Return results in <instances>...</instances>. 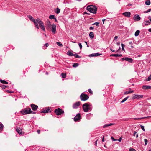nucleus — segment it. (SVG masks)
I'll list each match as a JSON object with an SVG mask.
<instances>
[{
	"mask_svg": "<svg viewBox=\"0 0 151 151\" xmlns=\"http://www.w3.org/2000/svg\"><path fill=\"white\" fill-rule=\"evenodd\" d=\"M80 98L81 101H85L89 98V96L86 94L82 93L80 95Z\"/></svg>",
	"mask_w": 151,
	"mask_h": 151,
	"instance_id": "7",
	"label": "nucleus"
},
{
	"mask_svg": "<svg viewBox=\"0 0 151 151\" xmlns=\"http://www.w3.org/2000/svg\"><path fill=\"white\" fill-rule=\"evenodd\" d=\"M142 88L144 90L150 89H151V86L147 85H144L142 86Z\"/></svg>",
	"mask_w": 151,
	"mask_h": 151,
	"instance_id": "17",
	"label": "nucleus"
},
{
	"mask_svg": "<svg viewBox=\"0 0 151 151\" xmlns=\"http://www.w3.org/2000/svg\"><path fill=\"white\" fill-rule=\"evenodd\" d=\"M144 142H145V145H146L147 144L148 142V140L146 139H144Z\"/></svg>",
	"mask_w": 151,
	"mask_h": 151,
	"instance_id": "40",
	"label": "nucleus"
},
{
	"mask_svg": "<svg viewBox=\"0 0 151 151\" xmlns=\"http://www.w3.org/2000/svg\"><path fill=\"white\" fill-rule=\"evenodd\" d=\"M151 11V9H148L147 11H145L144 12V13H148L149 12H150Z\"/></svg>",
	"mask_w": 151,
	"mask_h": 151,
	"instance_id": "44",
	"label": "nucleus"
},
{
	"mask_svg": "<svg viewBox=\"0 0 151 151\" xmlns=\"http://www.w3.org/2000/svg\"><path fill=\"white\" fill-rule=\"evenodd\" d=\"M37 22L38 24H39L40 26L41 29L45 31V29L43 22L39 18L37 19Z\"/></svg>",
	"mask_w": 151,
	"mask_h": 151,
	"instance_id": "5",
	"label": "nucleus"
},
{
	"mask_svg": "<svg viewBox=\"0 0 151 151\" xmlns=\"http://www.w3.org/2000/svg\"><path fill=\"white\" fill-rule=\"evenodd\" d=\"M86 9L90 12L96 14V13L97 8L96 6L91 5L88 6L87 7Z\"/></svg>",
	"mask_w": 151,
	"mask_h": 151,
	"instance_id": "1",
	"label": "nucleus"
},
{
	"mask_svg": "<svg viewBox=\"0 0 151 151\" xmlns=\"http://www.w3.org/2000/svg\"><path fill=\"white\" fill-rule=\"evenodd\" d=\"M47 26L48 28H50L52 26L49 21H48L47 22Z\"/></svg>",
	"mask_w": 151,
	"mask_h": 151,
	"instance_id": "22",
	"label": "nucleus"
},
{
	"mask_svg": "<svg viewBox=\"0 0 151 151\" xmlns=\"http://www.w3.org/2000/svg\"><path fill=\"white\" fill-rule=\"evenodd\" d=\"M88 91L90 93L92 94L93 93L92 91L90 89H88Z\"/></svg>",
	"mask_w": 151,
	"mask_h": 151,
	"instance_id": "46",
	"label": "nucleus"
},
{
	"mask_svg": "<svg viewBox=\"0 0 151 151\" xmlns=\"http://www.w3.org/2000/svg\"><path fill=\"white\" fill-rule=\"evenodd\" d=\"M129 151H136L135 149L132 148H130L129 149Z\"/></svg>",
	"mask_w": 151,
	"mask_h": 151,
	"instance_id": "42",
	"label": "nucleus"
},
{
	"mask_svg": "<svg viewBox=\"0 0 151 151\" xmlns=\"http://www.w3.org/2000/svg\"><path fill=\"white\" fill-rule=\"evenodd\" d=\"M99 22H96L95 23H93L92 24V25H96L97 26H98L99 25Z\"/></svg>",
	"mask_w": 151,
	"mask_h": 151,
	"instance_id": "36",
	"label": "nucleus"
},
{
	"mask_svg": "<svg viewBox=\"0 0 151 151\" xmlns=\"http://www.w3.org/2000/svg\"><path fill=\"white\" fill-rule=\"evenodd\" d=\"M84 14H88V13H87L86 12H84Z\"/></svg>",
	"mask_w": 151,
	"mask_h": 151,
	"instance_id": "64",
	"label": "nucleus"
},
{
	"mask_svg": "<svg viewBox=\"0 0 151 151\" xmlns=\"http://www.w3.org/2000/svg\"><path fill=\"white\" fill-rule=\"evenodd\" d=\"M81 115L79 113L77 114L74 118V120L76 122L77 121H79L80 119Z\"/></svg>",
	"mask_w": 151,
	"mask_h": 151,
	"instance_id": "13",
	"label": "nucleus"
},
{
	"mask_svg": "<svg viewBox=\"0 0 151 151\" xmlns=\"http://www.w3.org/2000/svg\"><path fill=\"white\" fill-rule=\"evenodd\" d=\"M55 12L57 14H59L60 12V9L58 8H57L56 9V10H55Z\"/></svg>",
	"mask_w": 151,
	"mask_h": 151,
	"instance_id": "28",
	"label": "nucleus"
},
{
	"mask_svg": "<svg viewBox=\"0 0 151 151\" xmlns=\"http://www.w3.org/2000/svg\"><path fill=\"white\" fill-rule=\"evenodd\" d=\"M122 54H113L110 55V56H114L116 57H121L122 56Z\"/></svg>",
	"mask_w": 151,
	"mask_h": 151,
	"instance_id": "19",
	"label": "nucleus"
},
{
	"mask_svg": "<svg viewBox=\"0 0 151 151\" xmlns=\"http://www.w3.org/2000/svg\"><path fill=\"white\" fill-rule=\"evenodd\" d=\"M97 140H96L95 142V145L96 146L97 145Z\"/></svg>",
	"mask_w": 151,
	"mask_h": 151,
	"instance_id": "60",
	"label": "nucleus"
},
{
	"mask_svg": "<svg viewBox=\"0 0 151 151\" xmlns=\"http://www.w3.org/2000/svg\"><path fill=\"white\" fill-rule=\"evenodd\" d=\"M140 127L141 129L144 131H145V129H144V127L142 125H140Z\"/></svg>",
	"mask_w": 151,
	"mask_h": 151,
	"instance_id": "41",
	"label": "nucleus"
},
{
	"mask_svg": "<svg viewBox=\"0 0 151 151\" xmlns=\"http://www.w3.org/2000/svg\"><path fill=\"white\" fill-rule=\"evenodd\" d=\"M148 31L150 32H151V28H150L148 29Z\"/></svg>",
	"mask_w": 151,
	"mask_h": 151,
	"instance_id": "61",
	"label": "nucleus"
},
{
	"mask_svg": "<svg viewBox=\"0 0 151 151\" xmlns=\"http://www.w3.org/2000/svg\"><path fill=\"white\" fill-rule=\"evenodd\" d=\"M37 132L38 133V134H39L40 133V130H37Z\"/></svg>",
	"mask_w": 151,
	"mask_h": 151,
	"instance_id": "57",
	"label": "nucleus"
},
{
	"mask_svg": "<svg viewBox=\"0 0 151 151\" xmlns=\"http://www.w3.org/2000/svg\"><path fill=\"white\" fill-rule=\"evenodd\" d=\"M81 102L80 101L77 102L73 104V107L74 109H77L78 108V106L80 104Z\"/></svg>",
	"mask_w": 151,
	"mask_h": 151,
	"instance_id": "9",
	"label": "nucleus"
},
{
	"mask_svg": "<svg viewBox=\"0 0 151 151\" xmlns=\"http://www.w3.org/2000/svg\"><path fill=\"white\" fill-rule=\"evenodd\" d=\"M56 43L60 47H62L63 46L62 44L60 42H57Z\"/></svg>",
	"mask_w": 151,
	"mask_h": 151,
	"instance_id": "35",
	"label": "nucleus"
},
{
	"mask_svg": "<svg viewBox=\"0 0 151 151\" xmlns=\"http://www.w3.org/2000/svg\"><path fill=\"white\" fill-rule=\"evenodd\" d=\"M118 38V36H115L114 37V39L116 40Z\"/></svg>",
	"mask_w": 151,
	"mask_h": 151,
	"instance_id": "56",
	"label": "nucleus"
},
{
	"mask_svg": "<svg viewBox=\"0 0 151 151\" xmlns=\"http://www.w3.org/2000/svg\"><path fill=\"white\" fill-rule=\"evenodd\" d=\"M129 97V96L127 97L124 98L122 101H121V103H123Z\"/></svg>",
	"mask_w": 151,
	"mask_h": 151,
	"instance_id": "31",
	"label": "nucleus"
},
{
	"mask_svg": "<svg viewBox=\"0 0 151 151\" xmlns=\"http://www.w3.org/2000/svg\"><path fill=\"white\" fill-rule=\"evenodd\" d=\"M150 4V0H147L145 2V4L147 5H149Z\"/></svg>",
	"mask_w": 151,
	"mask_h": 151,
	"instance_id": "30",
	"label": "nucleus"
},
{
	"mask_svg": "<svg viewBox=\"0 0 151 151\" xmlns=\"http://www.w3.org/2000/svg\"><path fill=\"white\" fill-rule=\"evenodd\" d=\"M133 19L135 21H138L140 20L141 18L139 15L136 14L134 16Z\"/></svg>",
	"mask_w": 151,
	"mask_h": 151,
	"instance_id": "10",
	"label": "nucleus"
},
{
	"mask_svg": "<svg viewBox=\"0 0 151 151\" xmlns=\"http://www.w3.org/2000/svg\"><path fill=\"white\" fill-rule=\"evenodd\" d=\"M16 131L17 132L19 133V134H23V132H22V130L21 129H16Z\"/></svg>",
	"mask_w": 151,
	"mask_h": 151,
	"instance_id": "21",
	"label": "nucleus"
},
{
	"mask_svg": "<svg viewBox=\"0 0 151 151\" xmlns=\"http://www.w3.org/2000/svg\"><path fill=\"white\" fill-rule=\"evenodd\" d=\"M78 45L79 46L80 49H81L82 47V46L81 44V43H78Z\"/></svg>",
	"mask_w": 151,
	"mask_h": 151,
	"instance_id": "43",
	"label": "nucleus"
},
{
	"mask_svg": "<svg viewBox=\"0 0 151 151\" xmlns=\"http://www.w3.org/2000/svg\"><path fill=\"white\" fill-rule=\"evenodd\" d=\"M89 36L91 38H93L94 37V35L93 32H90L89 34Z\"/></svg>",
	"mask_w": 151,
	"mask_h": 151,
	"instance_id": "23",
	"label": "nucleus"
},
{
	"mask_svg": "<svg viewBox=\"0 0 151 151\" xmlns=\"http://www.w3.org/2000/svg\"><path fill=\"white\" fill-rule=\"evenodd\" d=\"M55 18V16L53 15H50L49 16V18L51 19H53Z\"/></svg>",
	"mask_w": 151,
	"mask_h": 151,
	"instance_id": "32",
	"label": "nucleus"
},
{
	"mask_svg": "<svg viewBox=\"0 0 151 151\" xmlns=\"http://www.w3.org/2000/svg\"><path fill=\"white\" fill-rule=\"evenodd\" d=\"M148 19H150V22L151 23V17L150 16H149L148 17Z\"/></svg>",
	"mask_w": 151,
	"mask_h": 151,
	"instance_id": "48",
	"label": "nucleus"
},
{
	"mask_svg": "<svg viewBox=\"0 0 151 151\" xmlns=\"http://www.w3.org/2000/svg\"><path fill=\"white\" fill-rule=\"evenodd\" d=\"M120 43L119 42H117L116 44L117 45L119 46L120 45Z\"/></svg>",
	"mask_w": 151,
	"mask_h": 151,
	"instance_id": "53",
	"label": "nucleus"
},
{
	"mask_svg": "<svg viewBox=\"0 0 151 151\" xmlns=\"http://www.w3.org/2000/svg\"><path fill=\"white\" fill-rule=\"evenodd\" d=\"M111 139L113 141H116L117 140L116 139H114V137H112V136L111 137Z\"/></svg>",
	"mask_w": 151,
	"mask_h": 151,
	"instance_id": "47",
	"label": "nucleus"
},
{
	"mask_svg": "<svg viewBox=\"0 0 151 151\" xmlns=\"http://www.w3.org/2000/svg\"><path fill=\"white\" fill-rule=\"evenodd\" d=\"M140 33V31L139 30H137L135 33V36H137Z\"/></svg>",
	"mask_w": 151,
	"mask_h": 151,
	"instance_id": "27",
	"label": "nucleus"
},
{
	"mask_svg": "<svg viewBox=\"0 0 151 151\" xmlns=\"http://www.w3.org/2000/svg\"><path fill=\"white\" fill-rule=\"evenodd\" d=\"M137 133L136 132H134V133L133 134V136H134Z\"/></svg>",
	"mask_w": 151,
	"mask_h": 151,
	"instance_id": "58",
	"label": "nucleus"
},
{
	"mask_svg": "<svg viewBox=\"0 0 151 151\" xmlns=\"http://www.w3.org/2000/svg\"><path fill=\"white\" fill-rule=\"evenodd\" d=\"M122 137H121L119 138V139L118 140L119 142H121L122 140Z\"/></svg>",
	"mask_w": 151,
	"mask_h": 151,
	"instance_id": "52",
	"label": "nucleus"
},
{
	"mask_svg": "<svg viewBox=\"0 0 151 151\" xmlns=\"http://www.w3.org/2000/svg\"><path fill=\"white\" fill-rule=\"evenodd\" d=\"M54 19H55V21L56 22H57V19H56V18H55V17Z\"/></svg>",
	"mask_w": 151,
	"mask_h": 151,
	"instance_id": "62",
	"label": "nucleus"
},
{
	"mask_svg": "<svg viewBox=\"0 0 151 151\" xmlns=\"http://www.w3.org/2000/svg\"><path fill=\"white\" fill-rule=\"evenodd\" d=\"M7 91L8 93H12V92H10V91H9V90H8Z\"/></svg>",
	"mask_w": 151,
	"mask_h": 151,
	"instance_id": "59",
	"label": "nucleus"
},
{
	"mask_svg": "<svg viewBox=\"0 0 151 151\" xmlns=\"http://www.w3.org/2000/svg\"><path fill=\"white\" fill-rule=\"evenodd\" d=\"M31 106L32 109L33 111H36L37 108H38V106L37 105H35L33 104H32L31 105Z\"/></svg>",
	"mask_w": 151,
	"mask_h": 151,
	"instance_id": "15",
	"label": "nucleus"
},
{
	"mask_svg": "<svg viewBox=\"0 0 151 151\" xmlns=\"http://www.w3.org/2000/svg\"><path fill=\"white\" fill-rule=\"evenodd\" d=\"M122 14L127 17H130L131 15V13L129 12H126L122 13Z\"/></svg>",
	"mask_w": 151,
	"mask_h": 151,
	"instance_id": "14",
	"label": "nucleus"
},
{
	"mask_svg": "<svg viewBox=\"0 0 151 151\" xmlns=\"http://www.w3.org/2000/svg\"><path fill=\"white\" fill-rule=\"evenodd\" d=\"M54 112L57 115H61L62 114H63L64 111L62 109L58 108L55 110Z\"/></svg>",
	"mask_w": 151,
	"mask_h": 151,
	"instance_id": "6",
	"label": "nucleus"
},
{
	"mask_svg": "<svg viewBox=\"0 0 151 151\" xmlns=\"http://www.w3.org/2000/svg\"><path fill=\"white\" fill-rule=\"evenodd\" d=\"M114 124L113 123H111L108 124H105V125H104L103 128H105L107 127H108V126H111L112 125H113Z\"/></svg>",
	"mask_w": 151,
	"mask_h": 151,
	"instance_id": "26",
	"label": "nucleus"
},
{
	"mask_svg": "<svg viewBox=\"0 0 151 151\" xmlns=\"http://www.w3.org/2000/svg\"><path fill=\"white\" fill-rule=\"evenodd\" d=\"M28 17L31 21L34 23L37 29H39V27L38 24L37 22V19L36 20H35L30 15L28 16Z\"/></svg>",
	"mask_w": 151,
	"mask_h": 151,
	"instance_id": "4",
	"label": "nucleus"
},
{
	"mask_svg": "<svg viewBox=\"0 0 151 151\" xmlns=\"http://www.w3.org/2000/svg\"><path fill=\"white\" fill-rule=\"evenodd\" d=\"M76 58H80L81 57L79 56L77 53H75V54H74V55Z\"/></svg>",
	"mask_w": 151,
	"mask_h": 151,
	"instance_id": "38",
	"label": "nucleus"
},
{
	"mask_svg": "<svg viewBox=\"0 0 151 151\" xmlns=\"http://www.w3.org/2000/svg\"><path fill=\"white\" fill-rule=\"evenodd\" d=\"M94 29V27H90L89 28L90 30H93Z\"/></svg>",
	"mask_w": 151,
	"mask_h": 151,
	"instance_id": "50",
	"label": "nucleus"
},
{
	"mask_svg": "<svg viewBox=\"0 0 151 151\" xmlns=\"http://www.w3.org/2000/svg\"><path fill=\"white\" fill-rule=\"evenodd\" d=\"M150 22L147 20L145 21V24L146 25H148L150 24Z\"/></svg>",
	"mask_w": 151,
	"mask_h": 151,
	"instance_id": "34",
	"label": "nucleus"
},
{
	"mask_svg": "<svg viewBox=\"0 0 151 151\" xmlns=\"http://www.w3.org/2000/svg\"><path fill=\"white\" fill-rule=\"evenodd\" d=\"M50 107H48L47 108L45 109H44L41 112L44 113H48L50 110Z\"/></svg>",
	"mask_w": 151,
	"mask_h": 151,
	"instance_id": "18",
	"label": "nucleus"
},
{
	"mask_svg": "<svg viewBox=\"0 0 151 151\" xmlns=\"http://www.w3.org/2000/svg\"><path fill=\"white\" fill-rule=\"evenodd\" d=\"M143 97V96L142 95L134 94L132 97V99L133 100L136 99H139L142 98Z\"/></svg>",
	"mask_w": 151,
	"mask_h": 151,
	"instance_id": "8",
	"label": "nucleus"
},
{
	"mask_svg": "<svg viewBox=\"0 0 151 151\" xmlns=\"http://www.w3.org/2000/svg\"><path fill=\"white\" fill-rule=\"evenodd\" d=\"M30 113H32V114H34L35 113V112H34L32 111L31 110V111H30Z\"/></svg>",
	"mask_w": 151,
	"mask_h": 151,
	"instance_id": "54",
	"label": "nucleus"
},
{
	"mask_svg": "<svg viewBox=\"0 0 151 151\" xmlns=\"http://www.w3.org/2000/svg\"><path fill=\"white\" fill-rule=\"evenodd\" d=\"M61 75L62 76V77L63 78H65V77H66V74H64L63 73H62L61 74Z\"/></svg>",
	"mask_w": 151,
	"mask_h": 151,
	"instance_id": "39",
	"label": "nucleus"
},
{
	"mask_svg": "<svg viewBox=\"0 0 151 151\" xmlns=\"http://www.w3.org/2000/svg\"><path fill=\"white\" fill-rule=\"evenodd\" d=\"M52 32L54 34H55L56 32V26L55 24H53L52 26Z\"/></svg>",
	"mask_w": 151,
	"mask_h": 151,
	"instance_id": "12",
	"label": "nucleus"
},
{
	"mask_svg": "<svg viewBox=\"0 0 151 151\" xmlns=\"http://www.w3.org/2000/svg\"><path fill=\"white\" fill-rule=\"evenodd\" d=\"M0 82L1 83L3 84H7L8 83L7 82L4 80H0Z\"/></svg>",
	"mask_w": 151,
	"mask_h": 151,
	"instance_id": "29",
	"label": "nucleus"
},
{
	"mask_svg": "<svg viewBox=\"0 0 151 151\" xmlns=\"http://www.w3.org/2000/svg\"><path fill=\"white\" fill-rule=\"evenodd\" d=\"M30 108H26L21 110L20 111V112L23 115H26L30 113Z\"/></svg>",
	"mask_w": 151,
	"mask_h": 151,
	"instance_id": "3",
	"label": "nucleus"
},
{
	"mask_svg": "<svg viewBox=\"0 0 151 151\" xmlns=\"http://www.w3.org/2000/svg\"><path fill=\"white\" fill-rule=\"evenodd\" d=\"M149 116H147V117H142V118H134V119H135V120H139V119H144L145 118H149Z\"/></svg>",
	"mask_w": 151,
	"mask_h": 151,
	"instance_id": "25",
	"label": "nucleus"
},
{
	"mask_svg": "<svg viewBox=\"0 0 151 151\" xmlns=\"http://www.w3.org/2000/svg\"><path fill=\"white\" fill-rule=\"evenodd\" d=\"M151 79V75H150L147 78V81H149Z\"/></svg>",
	"mask_w": 151,
	"mask_h": 151,
	"instance_id": "45",
	"label": "nucleus"
},
{
	"mask_svg": "<svg viewBox=\"0 0 151 151\" xmlns=\"http://www.w3.org/2000/svg\"><path fill=\"white\" fill-rule=\"evenodd\" d=\"M121 46H122V47H124L125 46V45L124 44L122 43L121 44Z\"/></svg>",
	"mask_w": 151,
	"mask_h": 151,
	"instance_id": "51",
	"label": "nucleus"
},
{
	"mask_svg": "<svg viewBox=\"0 0 151 151\" xmlns=\"http://www.w3.org/2000/svg\"><path fill=\"white\" fill-rule=\"evenodd\" d=\"M82 108L84 111L85 112H88L89 111H91V105L88 103L83 104L82 106Z\"/></svg>",
	"mask_w": 151,
	"mask_h": 151,
	"instance_id": "2",
	"label": "nucleus"
},
{
	"mask_svg": "<svg viewBox=\"0 0 151 151\" xmlns=\"http://www.w3.org/2000/svg\"><path fill=\"white\" fill-rule=\"evenodd\" d=\"M44 45L45 46H46V47H47L49 45V44L48 43H47L45 44Z\"/></svg>",
	"mask_w": 151,
	"mask_h": 151,
	"instance_id": "49",
	"label": "nucleus"
},
{
	"mask_svg": "<svg viewBox=\"0 0 151 151\" xmlns=\"http://www.w3.org/2000/svg\"><path fill=\"white\" fill-rule=\"evenodd\" d=\"M67 54L69 56H73L74 55V54L70 51L68 50V51Z\"/></svg>",
	"mask_w": 151,
	"mask_h": 151,
	"instance_id": "24",
	"label": "nucleus"
},
{
	"mask_svg": "<svg viewBox=\"0 0 151 151\" xmlns=\"http://www.w3.org/2000/svg\"><path fill=\"white\" fill-rule=\"evenodd\" d=\"M101 55V54H99L98 53L92 54L89 55V56L90 57H94V56H98L100 55Z\"/></svg>",
	"mask_w": 151,
	"mask_h": 151,
	"instance_id": "16",
	"label": "nucleus"
},
{
	"mask_svg": "<svg viewBox=\"0 0 151 151\" xmlns=\"http://www.w3.org/2000/svg\"><path fill=\"white\" fill-rule=\"evenodd\" d=\"M79 65V64L78 63H74L73 65V67H76L78 66Z\"/></svg>",
	"mask_w": 151,
	"mask_h": 151,
	"instance_id": "33",
	"label": "nucleus"
},
{
	"mask_svg": "<svg viewBox=\"0 0 151 151\" xmlns=\"http://www.w3.org/2000/svg\"><path fill=\"white\" fill-rule=\"evenodd\" d=\"M110 50H111V51H112V52H115V50H113L112 49H111V48H110Z\"/></svg>",
	"mask_w": 151,
	"mask_h": 151,
	"instance_id": "55",
	"label": "nucleus"
},
{
	"mask_svg": "<svg viewBox=\"0 0 151 151\" xmlns=\"http://www.w3.org/2000/svg\"><path fill=\"white\" fill-rule=\"evenodd\" d=\"M122 60L128 61L129 63H132L133 61V60L132 59L127 57L122 58Z\"/></svg>",
	"mask_w": 151,
	"mask_h": 151,
	"instance_id": "11",
	"label": "nucleus"
},
{
	"mask_svg": "<svg viewBox=\"0 0 151 151\" xmlns=\"http://www.w3.org/2000/svg\"><path fill=\"white\" fill-rule=\"evenodd\" d=\"M134 92V91L129 90L127 91H125L124 92V94L125 95L127 94L133 93Z\"/></svg>",
	"mask_w": 151,
	"mask_h": 151,
	"instance_id": "20",
	"label": "nucleus"
},
{
	"mask_svg": "<svg viewBox=\"0 0 151 151\" xmlns=\"http://www.w3.org/2000/svg\"><path fill=\"white\" fill-rule=\"evenodd\" d=\"M3 125L2 124H0V130L2 131L3 129Z\"/></svg>",
	"mask_w": 151,
	"mask_h": 151,
	"instance_id": "37",
	"label": "nucleus"
},
{
	"mask_svg": "<svg viewBox=\"0 0 151 151\" xmlns=\"http://www.w3.org/2000/svg\"><path fill=\"white\" fill-rule=\"evenodd\" d=\"M132 43H132V41H131L129 42V44H130V45L132 44Z\"/></svg>",
	"mask_w": 151,
	"mask_h": 151,
	"instance_id": "63",
	"label": "nucleus"
}]
</instances>
